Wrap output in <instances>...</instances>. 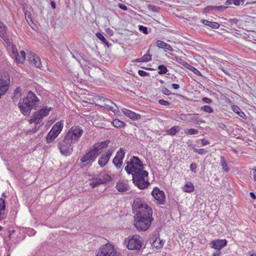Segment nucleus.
Returning <instances> with one entry per match:
<instances>
[{
  "mask_svg": "<svg viewBox=\"0 0 256 256\" xmlns=\"http://www.w3.org/2000/svg\"><path fill=\"white\" fill-rule=\"evenodd\" d=\"M83 132L80 126H73L61 136L58 145L60 154L66 156H70L73 152L74 144L79 140Z\"/></svg>",
  "mask_w": 256,
  "mask_h": 256,
  "instance_id": "f257e3e1",
  "label": "nucleus"
},
{
  "mask_svg": "<svg viewBox=\"0 0 256 256\" xmlns=\"http://www.w3.org/2000/svg\"><path fill=\"white\" fill-rule=\"evenodd\" d=\"M39 101L36 95L30 90L26 93V96L23 98L22 102H19L18 106L22 114L28 116L32 110L36 108Z\"/></svg>",
  "mask_w": 256,
  "mask_h": 256,
  "instance_id": "f03ea898",
  "label": "nucleus"
},
{
  "mask_svg": "<svg viewBox=\"0 0 256 256\" xmlns=\"http://www.w3.org/2000/svg\"><path fill=\"white\" fill-rule=\"evenodd\" d=\"M132 210L136 212V216L152 218V209L143 200L140 198H136L132 204Z\"/></svg>",
  "mask_w": 256,
  "mask_h": 256,
  "instance_id": "7ed1b4c3",
  "label": "nucleus"
},
{
  "mask_svg": "<svg viewBox=\"0 0 256 256\" xmlns=\"http://www.w3.org/2000/svg\"><path fill=\"white\" fill-rule=\"evenodd\" d=\"M132 182L140 190H144L148 187L150 182L148 180V172L142 168L140 170L132 172Z\"/></svg>",
  "mask_w": 256,
  "mask_h": 256,
  "instance_id": "20e7f679",
  "label": "nucleus"
},
{
  "mask_svg": "<svg viewBox=\"0 0 256 256\" xmlns=\"http://www.w3.org/2000/svg\"><path fill=\"white\" fill-rule=\"evenodd\" d=\"M127 166L124 170L127 174H130L132 172H137L141 170H144V165L138 157L132 156L129 161L126 162Z\"/></svg>",
  "mask_w": 256,
  "mask_h": 256,
  "instance_id": "39448f33",
  "label": "nucleus"
},
{
  "mask_svg": "<svg viewBox=\"0 0 256 256\" xmlns=\"http://www.w3.org/2000/svg\"><path fill=\"white\" fill-rule=\"evenodd\" d=\"M153 218L135 216L134 226L139 231H146L151 225Z\"/></svg>",
  "mask_w": 256,
  "mask_h": 256,
  "instance_id": "423d86ee",
  "label": "nucleus"
},
{
  "mask_svg": "<svg viewBox=\"0 0 256 256\" xmlns=\"http://www.w3.org/2000/svg\"><path fill=\"white\" fill-rule=\"evenodd\" d=\"M64 124L62 121L56 122L52 128L46 136L47 143H50L54 142L56 138L59 135L63 128Z\"/></svg>",
  "mask_w": 256,
  "mask_h": 256,
  "instance_id": "0eeeda50",
  "label": "nucleus"
},
{
  "mask_svg": "<svg viewBox=\"0 0 256 256\" xmlns=\"http://www.w3.org/2000/svg\"><path fill=\"white\" fill-rule=\"evenodd\" d=\"M96 256H117L114 246L110 243L101 246Z\"/></svg>",
  "mask_w": 256,
  "mask_h": 256,
  "instance_id": "6e6552de",
  "label": "nucleus"
},
{
  "mask_svg": "<svg viewBox=\"0 0 256 256\" xmlns=\"http://www.w3.org/2000/svg\"><path fill=\"white\" fill-rule=\"evenodd\" d=\"M127 248L130 250H139L142 248V242L138 236H134L129 240Z\"/></svg>",
  "mask_w": 256,
  "mask_h": 256,
  "instance_id": "1a4fd4ad",
  "label": "nucleus"
},
{
  "mask_svg": "<svg viewBox=\"0 0 256 256\" xmlns=\"http://www.w3.org/2000/svg\"><path fill=\"white\" fill-rule=\"evenodd\" d=\"M152 195L156 200L158 204H164L166 202V196L164 191L160 190L157 187H155L152 192Z\"/></svg>",
  "mask_w": 256,
  "mask_h": 256,
  "instance_id": "9d476101",
  "label": "nucleus"
},
{
  "mask_svg": "<svg viewBox=\"0 0 256 256\" xmlns=\"http://www.w3.org/2000/svg\"><path fill=\"white\" fill-rule=\"evenodd\" d=\"M125 152L122 148L117 152L116 156L113 159L112 162L117 168H120L122 164V160L124 157Z\"/></svg>",
  "mask_w": 256,
  "mask_h": 256,
  "instance_id": "9b49d317",
  "label": "nucleus"
},
{
  "mask_svg": "<svg viewBox=\"0 0 256 256\" xmlns=\"http://www.w3.org/2000/svg\"><path fill=\"white\" fill-rule=\"evenodd\" d=\"M228 241L226 239L224 240H214L210 243V248L217 250H220L222 248L226 246L227 244Z\"/></svg>",
  "mask_w": 256,
  "mask_h": 256,
  "instance_id": "f8f14e48",
  "label": "nucleus"
},
{
  "mask_svg": "<svg viewBox=\"0 0 256 256\" xmlns=\"http://www.w3.org/2000/svg\"><path fill=\"white\" fill-rule=\"evenodd\" d=\"M99 101L101 102L100 106L108 110H110L112 112L116 110L114 109V105L118 108V107L116 106V105L111 100L106 98H100L99 100Z\"/></svg>",
  "mask_w": 256,
  "mask_h": 256,
  "instance_id": "ddd939ff",
  "label": "nucleus"
},
{
  "mask_svg": "<svg viewBox=\"0 0 256 256\" xmlns=\"http://www.w3.org/2000/svg\"><path fill=\"white\" fill-rule=\"evenodd\" d=\"M149 240L152 246L157 250L162 248L164 246V242L160 239L159 235L158 236H157V234L152 235Z\"/></svg>",
  "mask_w": 256,
  "mask_h": 256,
  "instance_id": "4468645a",
  "label": "nucleus"
},
{
  "mask_svg": "<svg viewBox=\"0 0 256 256\" xmlns=\"http://www.w3.org/2000/svg\"><path fill=\"white\" fill-rule=\"evenodd\" d=\"M112 150H108L104 154L99 158L98 164L100 167L103 168L106 166L112 155Z\"/></svg>",
  "mask_w": 256,
  "mask_h": 256,
  "instance_id": "2eb2a0df",
  "label": "nucleus"
},
{
  "mask_svg": "<svg viewBox=\"0 0 256 256\" xmlns=\"http://www.w3.org/2000/svg\"><path fill=\"white\" fill-rule=\"evenodd\" d=\"M29 62L30 64L34 65L36 68H40L41 62L40 58L33 52H30L28 54Z\"/></svg>",
  "mask_w": 256,
  "mask_h": 256,
  "instance_id": "dca6fc26",
  "label": "nucleus"
},
{
  "mask_svg": "<svg viewBox=\"0 0 256 256\" xmlns=\"http://www.w3.org/2000/svg\"><path fill=\"white\" fill-rule=\"evenodd\" d=\"M96 158L97 157L94 156V154L88 151L80 158V162L85 163L86 164L84 166H86V164H92V162L95 161Z\"/></svg>",
  "mask_w": 256,
  "mask_h": 256,
  "instance_id": "f3484780",
  "label": "nucleus"
},
{
  "mask_svg": "<svg viewBox=\"0 0 256 256\" xmlns=\"http://www.w3.org/2000/svg\"><path fill=\"white\" fill-rule=\"evenodd\" d=\"M116 188L118 191L120 192H124L130 189L128 182L125 180H118L117 182Z\"/></svg>",
  "mask_w": 256,
  "mask_h": 256,
  "instance_id": "a211bd4d",
  "label": "nucleus"
},
{
  "mask_svg": "<svg viewBox=\"0 0 256 256\" xmlns=\"http://www.w3.org/2000/svg\"><path fill=\"white\" fill-rule=\"evenodd\" d=\"M122 111L126 116H128L133 120H138L140 118V114H136L129 110L124 108Z\"/></svg>",
  "mask_w": 256,
  "mask_h": 256,
  "instance_id": "6ab92c4d",
  "label": "nucleus"
},
{
  "mask_svg": "<svg viewBox=\"0 0 256 256\" xmlns=\"http://www.w3.org/2000/svg\"><path fill=\"white\" fill-rule=\"evenodd\" d=\"M52 108H48L46 107L45 108H43L40 109V110L36 112V114L38 117L40 118V120H42V119L46 116H48L50 112L52 110Z\"/></svg>",
  "mask_w": 256,
  "mask_h": 256,
  "instance_id": "aec40b11",
  "label": "nucleus"
},
{
  "mask_svg": "<svg viewBox=\"0 0 256 256\" xmlns=\"http://www.w3.org/2000/svg\"><path fill=\"white\" fill-rule=\"evenodd\" d=\"M156 46H158L160 48L168 50L170 52L173 51L172 48L170 44L166 43L164 41L158 40L156 42Z\"/></svg>",
  "mask_w": 256,
  "mask_h": 256,
  "instance_id": "412c9836",
  "label": "nucleus"
},
{
  "mask_svg": "<svg viewBox=\"0 0 256 256\" xmlns=\"http://www.w3.org/2000/svg\"><path fill=\"white\" fill-rule=\"evenodd\" d=\"M6 26L0 22V36L5 41L8 40L6 34Z\"/></svg>",
  "mask_w": 256,
  "mask_h": 256,
  "instance_id": "4be33fe9",
  "label": "nucleus"
},
{
  "mask_svg": "<svg viewBox=\"0 0 256 256\" xmlns=\"http://www.w3.org/2000/svg\"><path fill=\"white\" fill-rule=\"evenodd\" d=\"M200 22L204 25L209 26L212 28H218L220 27V24L216 22H212L206 20H201Z\"/></svg>",
  "mask_w": 256,
  "mask_h": 256,
  "instance_id": "5701e85b",
  "label": "nucleus"
},
{
  "mask_svg": "<svg viewBox=\"0 0 256 256\" xmlns=\"http://www.w3.org/2000/svg\"><path fill=\"white\" fill-rule=\"evenodd\" d=\"M99 177L100 178L101 180H102L103 184H106L112 180L111 176L108 172H101L99 174Z\"/></svg>",
  "mask_w": 256,
  "mask_h": 256,
  "instance_id": "b1692460",
  "label": "nucleus"
},
{
  "mask_svg": "<svg viewBox=\"0 0 256 256\" xmlns=\"http://www.w3.org/2000/svg\"><path fill=\"white\" fill-rule=\"evenodd\" d=\"M180 128L178 126H174L172 128L168 129L166 130L167 134L170 136H174L176 133L180 132Z\"/></svg>",
  "mask_w": 256,
  "mask_h": 256,
  "instance_id": "393cba45",
  "label": "nucleus"
},
{
  "mask_svg": "<svg viewBox=\"0 0 256 256\" xmlns=\"http://www.w3.org/2000/svg\"><path fill=\"white\" fill-rule=\"evenodd\" d=\"M182 190L186 192L190 193L194 190V186L191 182H189L184 186Z\"/></svg>",
  "mask_w": 256,
  "mask_h": 256,
  "instance_id": "a878e982",
  "label": "nucleus"
},
{
  "mask_svg": "<svg viewBox=\"0 0 256 256\" xmlns=\"http://www.w3.org/2000/svg\"><path fill=\"white\" fill-rule=\"evenodd\" d=\"M232 110L235 113L237 114L240 117L244 119H246V116L245 114L240 110V108L238 106H232Z\"/></svg>",
  "mask_w": 256,
  "mask_h": 256,
  "instance_id": "bb28decb",
  "label": "nucleus"
},
{
  "mask_svg": "<svg viewBox=\"0 0 256 256\" xmlns=\"http://www.w3.org/2000/svg\"><path fill=\"white\" fill-rule=\"evenodd\" d=\"M220 164L224 171H225L226 172H228L229 171L230 168H228V164H226L225 158L222 156L220 157Z\"/></svg>",
  "mask_w": 256,
  "mask_h": 256,
  "instance_id": "cd10ccee",
  "label": "nucleus"
},
{
  "mask_svg": "<svg viewBox=\"0 0 256 256\" xmlns=\"http://www.w3.org/2000/svg\"><path fill=\"white\" fill-rule=\"evenodd\" d=\"M100 184H104L102 180H101L100 178H96L92 179V182L90 184V186L94 188Z\"/></svg>",
  "mask_w": 256,
  "mask_h": 256,
  "instance_id": "c85d7f7f",
  "label": "nucleus"
},
{
  "mask_svg": "<svg viewBox=\"0 0 256 256\" xmlns=\"http://www.w3.org/2000/svg\"><path fill=\"white\" fill-rule=\"evenodd\" d=\"M112 124L114 126L118 128H124L126 126V124L124 122L118 119L114 120Z\"/></svg>",
  "mask_w": 256,
  "mask_h": 256,
  "instance_id": "c756f323",
  "label": "nucleus"
},
{
  "mask_svg": "<svg viewBox=\"0 0 256 256\" xmlns=\"http://www.w3.org/2000/svg\"><path fill=\"white\" fill-rule=\"evenodd\" d=\"M6 210V204L4 200L2 198H0V220L3 219L2 212Z\"/></svg>",
  "mask_w": 256,
  "mask_h": 256,
  "instance_id": "7c9ffc66",
  "label": "nucleus"
},
{
  "mask_svg": "<svg viewBox=\"0 0 256 256\" xmlns=\"http://www.w3.org/2000/svg\"><path fill=\"white\" fill-rule=\"evenodd\" d=\"M25 58H26V53L24 50H22L20 52V55L18 54L16 56V60L17 62L22 63L25 60Z\"/></svg>",
  "mask_w": 256,
  "mask_h": 256,
  "instance_id": "2f4dec72",
  "label": "nucleus"
},
{
  "mask_svg": "<svg viewBox=\"0 0 256 256\" xmlns=\"http://www.w3.org/2000/svg\"><path fill=\"white\" fill-rule=\"evenodd\" d=\"M195 114H188L187 116V121L188 122H198V123L200 122H202L201 120L200 121L198 120V118L195 116Z\"/></svg>",
  "mask_w": 256,
  "mask_h": 256,
  "instance_id": "473e14b6",
  "label": "nucleus"
},
{
  "mask_svg": "<svg viewBox=\"0 0 256 256\" xmlns=\"http://www.w3.org/2000/svg\"><path fill=\"white\" fill-rule=\"evenodd\" d=\"M29 122L30 124L36 123V124H40L42 121L38 117V116H37L36 112H35L34 115L31 117Z\"/></svg>",
  "mask_w": 256,
  "mask_h": 256,
  "instance_id": "72a5a7b5",
  "label": "nucleus"
},
{
  "mask_svg": "<svg viewBox=\"0 0 256 256\" xmlns=\"http://www.w3.org/2000/svg\"><path fill=\"white\" fill-rule=\"evenodd\" d=\"M186 68L192 72L196 74L198 76H202V74L198 69L190 65L189 64H188V66H186Z\"/></svg>",
  "mask_w": 256,
  "mask_h": 256,
  "instance_id": "f704fd0d",
  "label": "nucleus"
},
{
  "mask_svg": "<svg viewBox=\"0 0 256 256\" xmlns=\"http://www.w3.org/2000/svg\"><path fill=\"white\" fill-rule=\"evenodd\" d=\"M158 69L159 70L158 74L160 75L166 74L168 71L167 68L164 65H159Z\"/></svg>",
  "mask_w": 256,
  "mask_h": 256,
  "instance_id": "c9c22d12",
  "label": "nucleus"
},
{
  "mask_svg": "<svg viewBox=\"0 0 256 256\" xmlns=\"http://www.w3.org/2000/svg\"><path fill=\"white\" fill-rule=\"evenodd\" d=\"M244 0H226V5H230L232 4H234L236 6H239L240 4V2H244Z\"/></svg>",
  "mask_w": 256,
  "mask_h": 256,
  "instance_id": "e433bc0d",
  "label": "nucleus"
},
{
  "mask_svg": "<svg viewBox=\"0 0 256 256\" xmlns=\"http://www.w3.org/2000/svg\"><path fill=\"white\" fill-rule=\"evenodd\" d=\"M101 150L100 148H98L96 144H95L94 145L93 148L90 149L89 150L90 152L92 153V154H94V156L97 157L99 155V150Z\"/></svg>",
  "mask_w": 256,
  "mask_h": 256,
  "instance_id": "4c0bfd02",
  "label": "nucleus"
},
{
  "mask_svg": "<svg viewBox=\"0 0 256 256\" xmlns=\"http://www.w3.org/2000/svg\"><path fill=\"white\" fill-rule=\"evenodd\" d=\"M96 36L97 38L100 40L104 44H106V46H109V43L108 41L106 40V38H104V36L100 32H97L96 34Z\"/></svg>",
  "mask_w": 256,
  "mask_h": 256,
  "instance_id": "58836bf2",
  "label": "nucleus"
},
{
  "mask_svg": "<svg viewBox=\"0 0 256 256\" xmlns=\"http://www.w3.org/2000/svg\"><path fill=\"white\" fill-rule=\"evenodd\" d=\"M200 110L204 112H208V113H212L214 112V110L212 108L208 106H204L201 107Z\"/></svg>",
  "mask_w": 256,
  "mask_h": 256,
  "instance_id": "ea45409f",
  "label": "nucleus"
},
{
  "mask_svg": "<svg viewBox=\"0 0 256 256\" xmlns=\"http://www.w3.org/2000/svg\"><path fill=\"white\" fill-rule=\"evenodd\" d=\"M175 60L177 62L179 63L180 64L184 66L185 68H186V66H188V63L180 57L176 56Z\"/></svg>",
  "mask_w": 256,
  "mask_h": 256,
  "instance_id": "a19ab883",
  "label": "nucleus"
},
{
  "mask_svg": "<svg viewBox=\"0 0 256 256\" xmlns=\"http://www.w3.org/2000/svg\"><path fill=\"white\" fill-rule=\"evenodd\" d=\"M75 59L78 62H80V59L84 60V54L82 53H79L77 51L75 50Z\"/></svg>",
  "mask_w": 256,
  "mask_h": 256,
  "instance_id": "79ce46f5",
  "label": "nucleus"
},
{
  "mask_svg": "<svg viewBox=\"0 0 256 256\" xmlns=\"http://www.w3.org/2000/svg\"><path fill=\"white\" fill-rule=\"evenodd\" d=\"M148 9L149 10L152 11L153 12H158L160 8L154 5L149 4L148 6Z\"/></svg>",
  "mask_w": 256,
  "mask_h": 256,
  "instance_id": "37998d69",
  "label": "nucleus"
},
{
  "mask_svg": "<svg viewBox=\"0 0 256 256\" xmlns=\"http://www.w3.org/2000/svg\"><path fill=\"white\" fill-rule=\"evenodd\" d=\"M185 132L186 134H196L198 133V130L195 128H190L188 130Z\"/></svg>",
  "mask_w": 256,
  "mask_h": 256,
  "instance_id": "c03bdc74",
  "label": "nucleus"
},
{
  "mask_svg": "<svg viewBox=\"0 0 256 256\" xmlns=\"http://www.w3.org/2000/svg\"><path fill=\"white\" fill-rule=\"evenodd\" d=\"M96 146H97L100 149H102L103 148L106 147L108 144V140H105L102 142H98L96 144Z\"/></svg>",
  "mask_w": 256,
  "mask_h": 256,
  "instance_id": "a18cd8bd",
  "label": "nucleus"
},
{
  "mask_svg": "<svg viewBox=\"0 0 256 256\" xmlns=\"http://www.w3.org/2000/svg\"><path fill=\"white\" fill-rule=\"evenodd\" d=\"M24 16L27 22L29 24L30 22H32L31 14L28 10H24Z\"/></svg>",
  "mask_w": 256,
  "mask_h": 256,
  "instance_id": "49530a36",
  "label": "nucleus"
},
{
  "mask_svg": "<svg viewBox=\"0 0 256 256\" xmlns=\"http://www.w3.org/2000/svg\"><path fill=\"white\" fill-rule=\"evenodd\" d=\"M142 60H144V62H148L152 60V55L150 54H145L142 56Z\"/></svg>",
  "mask_w": 256,
  "mask_h": 256,
  "instance_id": "de8ad7c7",
  "label": "nucleus"
},
{
  "mask_svg": "<svg viewBox=\"0 0 256 256\" xmlns=\"http://www.w3.org/2000/svg\"><path fill=\"white\" fill-rule=\"evenodd\" d=\"M228 7L226 6H214V10H218L220 12H223L225 10H226Z\"/></svg>",
  "mask_w": 256,
  "mask_h": 256,
  "instance_id": "09e8293b",
  "label": "nucleus"
},
{
  "mask_svg": "<svg viewBox=\"0 0 256 256\" xmlns=\"http://www.w3.org/2000/svg\"><path fill=\"white\" fill-rule=\"evenodd\" d=\"M139 30L140 32H143L144 34H148V28L146 26H139Z\"/></svg>",
  "mask_w": 256,
  "mask_h": 256,
  "instance_id": "8fccbe9b",
  "label": "nucleus"
},
{
  "mask_svg": "<svg viewBox=\"0 0 256 256\" xmlns=\"http://www.w3.org/2000/svg\"><path fill=\"white\" fill-rule=\"evenodd\" d=\"M138 74L141 76H150V74L146 72H145L142 70H138Z\"/></svg>",
  "mask_w": 256,
  "mask_h": 256,
  "instance_id": "3c124183",
  "label": "nucleus"
},
{
  "mask_svg": "<svg viewBox=\"0 0 256 256\" xmlns=\"http://www.w3.org/2000/svg\"><path fill=\"white\" fill-rule=\"evenodd\" d=\"M194 152H196L200 154H201V155L206 152V151L204 148L197 149V148H194Z\"/></svg>",
  "mask_w": 256,
  "mask_h": 256,
  "instance_id": "603ef678",
  "label": "nucleus"
},
{
  "mask_svg": "<svg viewBox=\"0 0 256 256\" xmlns=\"http://www.w3.org/2000/svg\"><path fill=\"white\" fill-rule=\"evenodd\" d=\"M187 116L188 114H181L177 116V118L182 120L187 121Z\"/></svg>",
  "mask_w": 256,
  "mask_h": 256,
  "instance_id": "864d4df0",
  "label": "nucleus"
},
{
  "mask_svg": "<svg viewBox=\"0 0 256 256\" xmlns=\"http://www.w3.org/2000/svg\"><path fill=\"white\" fill-rule=\"evenodd\" d=\"M20 97L21 96V93H20V88H16V89L14 91V97Z\"/></svg>",
  "mask_w": 256,
  "mask_h": 256,
  "instance_id": "5fc2aeb1",
  "label": "nucleus"
},
{
  "mask_svg": "<svg viewBox=\"0 0 256 256\" xmlns=\"http://www.w3.org/2000/svg\"><path fill=\"white\" fill-rule=\"evenodd\" d=\"M158 103L164 106H170V102H168L164 100H158Z\"/></svg>",
  "mask_w": 256,
  "mask_h": 256,
  "instance_id": "6e6d98bb",
  "label": "nucleus"
},
{
  "mask_svg": "<svg viewBox=\"0 0 256 256\" xmlns=\"http://www.w3.org/2000/svg\"><path fill=\"white\" fill-rule=\"evenodd\" d=\"M196 168H197V165L194 162L191 164L190 165V170L192 172H196Z\"/></svg>",
  "mask_w": 256,
  "mask_h": 256,
  "instance_id": "4d7b16f0",
  "label": "nucleus"
},
{
  "mask_svg": "<svg viewBox=\"0 0 256 256\" xmlns=\"http://www.w3.org/2000/svg\"><path fill=\"white\" fill-rule=\"evenodd\" d=\"M162 94L166 96H169L171 94L170 91L168 88L164 87L162 88Z\"/></svg>",
  "mask_w": 256,
  "mask_h": 256,
  "instance_id": "13d9d810",
  "label": "nucleus"
},
{
  "mask_svg": "<svg viewBox=\"0 0 256 256\" xmlns=\"http://www.w3.org/2000/svg\"><path fill=\"white\" fill-rule=\"evenodd\" d=\"M202 101L206 104H210L211 103H212V99L208 98H206V97H204V98H202Z\"/></svg>",
  "mask_w": 256,
  "mask_h": 256,
  "instance_id": "bf43d9fd",
  "label": "nucleus"
},
{
  "mask_svg": "<svg viewBox=\"0 0 256 256\" xmlns=\"http://www.w3.org/2000/svg\"><path fill=\"white\" fill-rule=\"evenodd\" d=\"M200 141H201V144L203 146L208 145V144H210L209 140H206L205 138L201 139Z\"/></svg>",
  "mask_w": 256,
  "mask_h": 256,
  "instance_id": "052dcab7",
  "label": "nucleus"
},
{
  "mask_svg": "<svg viewBox=\"0 0 256 256\" xmlns=\"http://www.w3.org/2000/svg\"><path fill=\"white\" fill-rule=\"evenodd\" d=\"M228 22H230L232 23V24H236L239 22V20L236 18H234L230 19L228 20Z\"/></svg>",
  "mask_w": 256,
  "mask_h": 256,
  "instance_id": "680f3d73",
  "label": "nucleus"
},
{
  "mask_svg": "<svg viewBox=\"0 0 256 256\" xmlns=\"http://www.w3.org/2000/svg\"><path fill=\"white\" fill-rule=\"evenodd\" d=\"M118 7L124 10H128L127 6L126 5L122 4H119Z\"/></svg>",
  "mask_w": 256,
  "mask_h": 256,
  "instance_id": "e2e57ef3",
  "label": "nucleus"
},
{
  "mask_svg": "<svg viewBox=\"0 0 256 256\" xmlns=\"http://www.w3.org/2000/svg\"><path fill=\"white\" fill-rule=\"evenodd\" d=\"M106 32L108 35H109L110 36H112L114 34V32H113L112 30H111L110 28H108L106 30Z\"/></svg>",
  "mask_w": 256,
  "mask_h": 256,
  "instance_id": "0e129e2a",
  "label": "nucleus"
},
{
  "mask_svg": "<svg viewBox=\"0 0 256 256\" xmlns=\"http://www.w3.org/2000/svg\"><path fill=\"white\" fill-rule=\"evenodd\" d=\"M218 126L222 130H225L226 128V126L222 122L218 123Z\"/></svg>",
  "mask_w": 256,
  "mask_h": 256,
  "instance_id": "69168bd1",
  "label": "nucleus"
},
{
  "mask_svg": "<svg viewBox=\"0 0 256 256\" xmlns=\"http://www.w3.org/2000/svg\"><path fill=\"white\" fill-rule=\"evenodd\" d=\"M252 175L254 180L256 181V167L252 170Z\"/></svg>",
  "mask_w": 256,
  "mask_h": 256,
  "instance_id": "338daca9",
  "label": "nucleus"
},
{
  "mask_svg": "<svg viewBox=\"0 0 256 256\" xmlns=\"http://www.w3.org/2000/svg\"><path fill=\"white\" fill-rule=\"evenodd\" d=\"M221 254V252H220V250H217L214 252L212 254V256H220Z\"/></svg>",
  "mask_w": 256,
  "mask_h": 256,
  "instance_id": "774afa93",
  "label": "nucleus"
}]
</instances>
